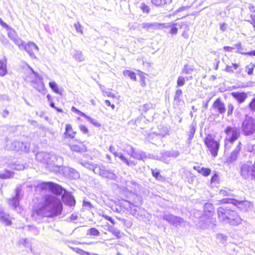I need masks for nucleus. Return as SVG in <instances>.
Segmentation results:
<instances>
[{
  "label": "nucleus",
  "mask_w": 255,
  "mask_h": 255,
  "mask_svg": "<svg viewBox=\"0 0 255 255\" xmlns=\"http://www.w3.org/2000/svg\"><path fill=\"white\" fill-rule=\"evenodd\" d=\"M63 210V204L60 198L53 195H45L36 213L46 217L52 218L60 215Z\"/></svg>",
  "instance_id": "1"
},
{
  "label": "nucleus",
  "mask_w": 255,
  "mask_h": 255,
  "mask_svg": "<svg viewBox=\"0 0 255 255\" xmlns=\"http://www.w3.org/2000/svg\"><path fill=\"white\" fill-rule=\"evenodd\" d=\"M217 211L220 222L233 226H238L242 223V219L234 210L226 207H220Z\"/></svg>",
  "instance_id": "2"
},
{
  "label": "nucleus",
  "mask_w": 255,
  "mask_h": 255,
  "mask_svg": "<svg viewBox=\"0 0 255 255\" xmlns=\"http://www.w3.org/2000/svg\"><path fill=\"white\" fill-rule=\"evenodd\" d=\"M35 158L37 160L43 161L46 158H50L49 160H46L48 167L54 171H61L63 164V158L55 154L49 155L45 152H38L36 154Z\"/></svg>",
  "instance_id": "3"
},
{
  "label": "nucleus",
  "mask_w": 255,
  "mask_h": 255,
  "mask_svg": "<svg viewBox=\"0 0 255 255\" xmlns=\"http://www.w3.org/2000/svg\"><path fill=\"white\" fill-rule=\"evenodd\" d=\"M4 146L5 149L8 150H21L28 152L30 150L29 143L20 142L12 138H6Z\"/></svg>",
  "instance_id": "4"
},
{
  "label": "nucleus",
  "mask_w": 255,
  "mask_h": 255,
  "mask_svg": "<svg viewBox=\"0 0 255 255\" xmlns=\"http://www.w3.org/2000/svg\"><path fill=\"white\" fill-rule=\"evenodd\" d=\"M193 214L196 216V218H200L198 226L202 229L211 228L216 225V221L213 218V215L205 214L203 216L200 217L201 211L197 210L195 211Z\"/></svg>",
  "instance_id": "5"
},
{
  "label": "nucleus",
  "mask_w": 255,
  "mask_h": 255,
  "mask_svg": "<svg viewBox=\"0 0 255 255\" xmlns=\"http://www.w3.org/2000/svg\"><path fill=\"white\" fill-rule=\"evenodd\" d=\"M37 187L42 190L49 189L57 196H60L66 191L61 186L52 182H46L39 183Z\"/></svg>",
  "instance_id": "6"
},
{
  "label": "nucleus",
  "mask_w": 255,
  "mask_h": 255,
  "mask_svg": "<svg viewBox=\"0 0 255 255\" xmlns=\"http://www.w3.org/2000/svg\"><path fill=\"white\" fill-rule=\"evenodd\" d=\"M241 129L245 135H251L255 131V123L253 118L246 116L242 123Z\"/></svg>",
  "instance_id": "7"
},
{
  "label": "nucleus",
  "mask_w": 255,
  "mask_h": 255,
  "mask_svg": "<svg viewBox=\"0 0 255 255\" xmlns=\"http://www.w3.org/2000/svg\"><path fill=\"white\" fill-rule=\"evenodd\" d=\"M17 46L20 50H25L31 58H36L34 50L38 51L39 48L34 42H28V43H25L22 40L21 42L19 43V45H18Z\"/></svg>",
  "instance_id": "8"
},
{
  "label": "nucleus",
  "mask_w": 255,
  "mask_h": 255,
  "mask_svg": "<svg viewBox=\"0 0 255 255\" xmlns=\"http://www.w3.org/2000/svg\"><path fill=\"white\" fill-rule=\"evenodd\" d=\"M204 141L212 155L214 157L217 156L220 146L219 143L215 140L211 135L207 136Z\"/></svg>",
  "instance_id": "9"
},
{
  "label": "nucleus",
  "mask_w": 255,
  "mask_h": 255,
  "mask_svg": "<svg viewBox=\"0 0 255 255\" xmlns=\"http://www.w3.org/2000/svg\"><path fill=\"white\" fill-rule=\"evenodd\" d=\"M225 133L226 134L227 141L230 140L236 141L240 136V129L237 127L228 126L225 129Z\"/></svg>",
  "instance_id": "10"
},
{
  "label": "nucleus",
  "mask_w": 255,
  "mask_h": 255,
  "mask_svg": "<svg viewBox=\"0 0 255 255\" xmlns=\"http://www.w3.org/2000/svg\"><path fill=\"white\" fill-rule=\"evenodd\" d=\"M96 169V173L99 174L103 177L109 178L112 180H115L117 176L114 173V171L112 170H108L102 164H99V167H97Z\"/></svg>",
  "instance_id": "11"
},
{
  "label": "nucleus",
  "mask_w": 255,
  "mask_h": 255,
  "mask_svg": "<svg viewBox=\"0 0 255 255\" xmlns=\"http://www.w3.org/2000/svg\"><path fill=\"white\" fill-rule=\"evenodd\" d=\"M163 219L175 227L180 226L184 222L183 219L181 217L174 216L168 212L164 214Z\"/></svg>",
  "instance_id": "12"
},
{
  "label": "nucleus",
  "mask_w": 255,
  "mask_h": 255,
  "mask_svg": "<svg viewBox=\"0 0 255 255\" xmlns=\"http://www.w3.org/2000/svg\"><path fill=\"white\" fill-rule=\"evenodd\" d=\"M253 164L250 162L244 164L241 167V175L245 179H252Z\"/></svg>",
  "instance_id": "13"
},
{
  "label": "nucleus",
  "mask_w": 255,
  "mask_h": 255,
  "mask_svg": "<svg viewBox=\"0 0 255 255\" xmlns=\"http://www.w3.org/2000/svg\"><path fill=\"white\" fill-rule=\"evenodd\" d=\"M222 203L224 204H232L238 208L240 209L241 210H243L244 209V207H246L247 205H249V202L247 201H239L232 198H225L223 199L220 201Z\"/></svg>",
  "instance_id": "14"
},
{
  "label": "nucleus",
  "mask_w": 255,
  "mask_h": 255,
  "mask_svg": "<svg viewBox=\"0 0 255 255\" xmlns=\"http://www.w3.org/2000/svg\"><path fill=\"white\" fill-rule=\"evenodd\" d=\"M127 152L131 157L138 160H143L146 158V155L144 152L140 150H134L130 145L127 146Z\"/></svg>",
  "instance_id": "15"
},
{
  "label": "nucleus",
  "mask_w": 255,
  "mask_h": 255,
  "mask_svg": "<svg viewBox=\"0 0 255 255\" xmlns=\"http://www.w3.org/2000/svg\"><path fill=\"white\" fill-rule=\"evenodd\" d=\"M5 29L7 32V36L17 46L19 45V43L21 42L22 39L18 37L15 30L9 26H8Z\"/></svg>",
  "instance_id": "16"
},
{
  "label": "nucleus",
  "mask_w": 255,
  "mask_h": 255,
  "mask_svg": "<svg viewBox=\"0 0 255 255\" xmlns=\"http://www.w3.org/2000/svg\"><path fill=\"white\" fill-rule=\"evenodd\" d=\"M61 171L64 176L68 178L76 179L79 177V173L75 169L64 166L61 168Z\"/></svg>",
  "instance_id": "17"
},
{
  "label": "nucleus",
  "mask_w": 255,
  "mask_h": 255,
  "mask_svg": "<svg viewBox=\"0 0 255 255\" xmlns=\"http://www.w3.org/2000/svg\"><path fill=\"white\" fill-rule=\"evenodd\" d=\"M33 87L39 92L44 94L46 92L45 88L42 79L37 76L35 80L32 81Z\"/></svg>",
  "instance_id": "18"
},
{
  "label": "nucleus",
  "mask_w": 255,
  "mask_h": 255,
  "mask_svg": "<svg viewBox=\"0 0 255 255\" xmlns=\"http://www.w3.org/2000/svg\"><path fill=\"white\" fill-rule=\"evenodd\" d=\"M62 200L63 203L69 206H74L75 205V200L70 193L67 191H64L62 196Z\"/></svg>",
  "instance_id": "19"
},
{
  "label": "nucleus",
  "mask_w": 255,
  "mask_h": 255,
  "mask_svg": "<svg viewBox=\"0 0 255 255\" xmlns=\"http://www.w3.org/2000/svg\"><path fill=\"white\" fill-rule=\"evenodd\" d=\"M212 108L220 114H224L226 112L225 104L220 98H218L215 101L212 105Z\"/></svg>",
  "instance_id": "20"
},
{
  "label": "nucleus",
  "mask_w": 255,
  "mask_h": 255,
  "mask_svg": "<svg viewBox=\"0 0 255 255\" xmlns=\"http://www.w3.org/2000/svg\"><path fill=\"white\" fill-rule=\"evenodd\" d=\"M162 24L158 22H144L141 24V27L142 28L146 29L147 31L152 32L154 30L160 29Z\"/></svg>",
  "instance_id": "21"
},
{
  "label": "nucleus",
  "mask_w": 255,
  "mask_h": 255,
  "mask_svg": "<svg viewBox=\"0 0 255 255\" xmlns=\"http://www.w3.org/2000/svg\"><path fill=\"white\" fill-rule=\"evenodd\" d=\"M20 189L17 188L15 190V196L11 199H9L8 201V204L13 209H16L19 205V201L20 199Z\"/></svg>",
  "instance_id": "22"
},
{
  "label": "nucleus",
  "mask_w": 255,
  "mask_h": 255,
  "mask_svg": "<svg viewBox=\"0 0 255 255\" xmlns=\"http://www.w3.org/2000/svg\"><path fill=\"white\" fill-rule=\"evenodd\" d=\"M0 222L6 226H10L12 224L9 215L5 213L3 209L0 207Z\"/></svg>",
  "instance_id": "23"
},
{
  "label": "nucleus",
  "mask_w": 255,
  "mask_h": 255,
  "mask_svg": "<svg viewBox=\"0 0 255 255\" xmlns=\"http://www.w3.org/2000/svg\"><path fill=\"white\" fill-rule=\"evenodd\" d=\"M241 148L242 143L241 142H239L238 145L236 146L234 150L231 152L230 156L228 158V160L230 162H233L236 161L237 159Z\"/></svg>",
  "instance_id": "24"
},
{
  "label": "nucleus",
  "mask_w": 255,
  "mask_h": 255,
  "mask_svg": "<svg viewBox=\"0 0 255 255\" xmlns=\"http://www.w3.org/2000/svg\"><path fill=\"white\" fill-rule=\"evenodd\" d=\"M231 94L240 104L244 103L248 97L247 94L245 92H235Z\"/></svg>",
  "instance_id": "25"
},
{
  "label": "nucleus",
  "mask_w": 255,
  "mask_h": 255,
  "mask_svg": "<svg viewBox=\"0 0 255 255\" xmlns=\"http://www.w3.org/2000/svg\"><path fill=\"white\" fill-rule=\"evenodd\" d=\"M139 187V185L133 180L125 181V188L127 190L133 192Z\"/></svg>",
  "instance_id": "26"
},
{
  "label": "nucleus",
  "mask_w": 255,
  "mask_h": 255,
  "mask_svg": "<svg viewBox=\"0 0 255 255\" xmlns=\"http://www.w3.org/2000/svg\"><path fill=\"white\" fill-rule=\"evenodd\" d=\"M7 73V59L4 57L0 59V76L3 77Z\"/></svg>",
  "instance_id": "27"
},
{
  "label": "nucleus",
  "mask_w": 255,
  "mask_h": 255,
  "mask_svg": "<svg viewBox=\"0 0 255 255\" xmlns=\"http://www.w3.org/2000/svg\"><path fill=\"white\" fill-rule=\"evenodd\" d=\"M7 166L11 169H14L16 170H22L24 169L25 168L24 164L20 163L18 161L8 163Z\"/></svg>",
  "instance_id": "28"
},
{
  "label": "nucleus",
  "mask_w": 255,
  "mask_h": 255,
  "mask_svg": "<svg viewBox=\"0 0 255 255\" xmlns=\"http://www.w3.org/2000/svg\"><path fill=\"white\" fill-rule=\"evenodd\" d=\"M193 168L204 176H208L211 172V170L210 168L201 167L199 166H194Z\"/></svg>",
  "instance_id": "29"
},
{
  "label": "nucleus",
  "mask_w": 255,
  "mask_h": 255,
  "mask_svg": "<svg viewBox=\"0 0 255 255\" xmlns=\"http://www.w3.org/2000/svg\"><path fill=\"white\" fill-rule=\"evenodd\" d=\"M172 0H151L153 4L158 7H162L170 4Z\"/></svg>",
  "instance_id": "30"
},
{
  "label": "nucleus",
  "mask_w": 255,
  "mask_h": 255,
  "mask_svg": "<svg viewBox=\"0 0 255 255\" xmlns=\"http://www.w3.org/2000/svg\"><path fill=\"white\" fill-rule=\"evenodd\" d=\"M66 131L65 134L66 136H68L71 138H73L75 136L76 132L73 131L71 126L69 124L66 125Z\"/></svg>",
  "instance_id": "31"
},
{
  "label": "nucleus",
  "mask_w": 255,
  "mask_h": 255,
  "mask_svg": "<svg viewBox=\"0 0 255 255\" xmlns=\"http://www.w3.org/2000/svg\"><path fill=\"white\" fill-rule=\"evenodd\" d=\"M49 85L50 87L55 93L62 95L63 90L61 88H59L55 82H50Z\"/></svg>",
  "instance_id": "32"
},
{
  "label": "nucleus",
  "mask_w": 255,
  "mask_h": 255,
  "mask_svg": "<svg viewBox=\"0 0 255 255\" xmlns=\"http://www.w3.org/2000/svg\"><path fill=\"white\" fill-rule=\"evenodd\" d=\"M73 56V58L78 62H83L85 60L84 57L81 51L75 50Z\"/></svg>",
  "instance_id": "33"
},
{
  "label": "nucleus",
  "mask_w": 255,
  "mask_h": 255,
  "mask_svg": "<svg viewBox=\"0 0 255 255\" xmlns=\"http://www.w3.org/2000/svg\"><path fill=\"white\" fill-rule=\"evenodd\" d=\"M14 175L13 172L10 171L8 170H5L3 172L0 173V178L6 179L12 178Z\"/></svg>",
  "instance_id": "34"
},
{
  "label": "nucleus",
  "mask_w": 255,
  "mask_h": 255,
  "mask_svg": "<svg viewBox=\"0 0 255 255\" xmlns=\"http://www.w3.org/2000/svg\"><path fill=\"white\" fill-rule=\"evenodd\" d=\"M204 210L205 214L213 215V206L212 204L209 203H205L204 206Z\"/></svg>",
  "instance_id": "35"
},
{
  "label": "nucleus",
  "mask_w": 255,
  "mask_h": 255,
  "mask_svg": "<svg viewBox=\"0 0 255 255\" xmlns=\"http://www.w3.org/2000/svg\"><path fill=\"white\" fill-rule=\"evenodd\" d=\"M179 154L180 153L177 150H172L170 151H166L164 153V156L166 157L176 158L179 155Z\"/></svg>",
  "instance_id": "36"
},
{
  "label": "nucleus",
  "mask_w": 255,
  "mask_h": 255,
  "mask_svg": "<svg viewBox=\"0 0 255 255\" xmlns=\"http://www.w3.org/2000/svg\"><path fill=\"white\" fill-rule=\"evenodd\" d=\"M151 171L153 176L157 180L161 181L163 179V177L160 174L158 169L157 168L154 169H151Z\"/></svg>",
  "instance_id": "37"
},
{
  "label": "nucleus",
  "mask_w": 255,
  "mask_h": 255,
  "mask_svg": "<svg viewBox=\"0 0 255 255\" xmlns=\"http://www.w3.org/2000/svg\"><path fill=\"white\" fill-rule=\"evenodd\" d=\"M120 159L123 161L124 163L128 165V166H134L136 164V163L131 160H128L127 159L123 154H121L120 155Z\"/></svg>",
  "instance_id": "38"
},
{
  "label": "nucleus",
  "mask_w": 255,
  "mask_h": 255,
  "mask_svg": "<svg viewBox=\"0 0 255 255\" xmlns=\"http://www.w3.org/2000/svg\"><path fill=\"white\" fill-rule=\"evenodd\" d=\"M70 148L72 150L75 151H86V148L84 146H81L79 145H70Z\"/></svg>",
  "instance_id": "39"
},
{
  "label": "nucleus",
  "mask_w": 255,
  "mask_h": 255,
  "mask_svg": "<svg viewBox=\"0 0 255 255\" xmlns=\"http://www.w3.org/2000/svg\"><path fill=\"white\" fill-rule=\"evenodd\" d=\"M123 74L125 77H129L133 80L135 81L136 79V75L133 72L127 70L124 71Z\"/></svg>",
  "instance_id": "40"
},
{
  "label": "nucleus",
  "mask_w": 255,
  "mask_h": 255,
  "mask_svg": "<svg viewBox=\"0 0 255 255\" xmlns=\"http://www.w3.org/2000/svg\"><path fill=\"white\" fill-rule=\"evenodd\" d=\"M196 124L193 123L190 126V129L189 131V139H191L194 136V133L196 131Z\"/></svg>",
  "instance_id": "41"
},
{
  "label": "nucleus",
  "mask_w": 255,
  "mask_h": 255,
  "mask_svg": "<svg viewBox=\"0 0 255 255\" xmlns=\"http://www.w3.org/2000/svg\"><path fill=\"white\" fill-rule=\"evenodd\" d=\"M219 193L222 196H233L232 191L227 188L221 190Z\"/></svg>",
  "instance_id": "42"
},
{
  "label": "nucleus",
  "mask_w": 255,
  "mask_h": 255,
  "mask_svg": "<svg viewBox=\"0 0 255 255\" xmlns=\"http://www.w3.org/2000/svg\"><path fill=\"white\" fill-rule=\"evenodd\" d=\"M239 67L238 64H232V66H228L227 65L226 67L225 71L229 73H233L234 72V69L236 70Z\"/></svg>",
  "instance_id": "43"
},
{
  "label": "nucleus",
  "mask_w": 255,
  "mask_h": 255,
  "mask_svg": "<svg viewBox=\"0 0 255 255\" xmlns=\"http://www.w3.org/2000/svg\"><path fill=\"white\" fill-rule=\"evenodd\" d=\"M99 231L95 228H92L88 230V235L98 236L99 235Z\"/></svg>",
  "instance_id": "44"
},
{
  "label": "nucleus",
  "mask_w": 255,
  "mask_h": 255,
  "mask_svg": "<svg viewBox=\"0 0 255 255\" xmlns=\"http://www.w3.org/2000/svg\"><path fill=\"white\" fill-rule=\"evenodd\" d=\"M193 70V68L192 67L189 66L188 65H185L182 69V73L184 74H190Z\"/></svg>",
  "instance_id": "45"
},
{
  "label": "nucleus",
  "mask_w": 255,
  "mask_h": 255,
  "mask_svg": "<svg viewBox=\"0 0 255 255\" xmlns=\"http://www.w3.org/2000/svg\"><path fill=\"white\" fill-rule=\"evenodd\" d=\"M185 83V78L183 76H179L177 81V87H182Z\"/></svg>",
  "instance_id": "46"
},
{
  "label": "nucleus",
  "mask_w": 255,
  "mask_h": 255,
  "mask_svg": "<svg viewBox=\"0 0 255 255\" xmlns=\"http://www.w3.org/2000/svg\"><path fill=\"white\" fill-rule=\"evenodd\" d=\"M86 119H87L89 122H90L93 125L96 126V127H99L100 125L97 122V120L91 118V117L87 116L86 115V116L84 117Z\"/></svg>",
  "instance_id": "47"
},
{
  "label": "nucleus",
  "mask_w": 255,
  "mask_h": 255,
  "mask_svg": "<svg viewBox=\"0 0 255 255\" xmlns=\"http://www.w3.org/2000/svg\"><path fill=\"white\" fill-rule=\"evenodd\" d=\"M235 141H234V140H231L230 141V142H227V138H225V143H224V146H225V150H229L232 145H233L234 142H235Z\"/></svg>",
  "instance_id": "48"
},
{
  "label": "nucleus",
  "mask_w": 255,
  "mask_h": 255,
  "mask_svg": "<svg viewBox=\"0 0 255 255\" xmlns=\"http://www.w3.org/2000/svg\"><path fill=\"white\" fill-rule=\"evenodd\" d=\"M110 232L116 236L117 238H120L121 237V233L119 230L113 228L111 229Z\"/></svg>",
  "instance_id": "49"
},
{
  "label": "nucleus",
  "mask_w": 255,
  "mask_h": 255,
  "mask_svg": "<svg viewBox=\"0 0 255 255\" xmlns=\"http://www.w3.org/2000/svg\"><path fill=\"white\" fill-rule=\"evenodd\" d=\"M72 249L77 253V254L80 255H87V252H85L83 250L78 248H71Z\"/></svg>",
  "instance_id": "50"
},
{
  "label": "nucleus",
  "mask_w": 255,
  "mask_h": 255,
  "mask_svg": "<svg viewBox=\"0 0 255 255\" xmlns=\"http://www.w3.org/2000/svg\"><path fill=\"white\" fill-rule=\"evenodd\" d=\"M99 164H92L90 162L88 163V165H87V168L90 169V170H92L93 171V172L96 173V168H97V167H99Z\"/></svg>",
  "instance_id": "51"
},
{
  "label": "nucleus",
  "mask_w": 255,
  "mask_h": 255,
  "mask_svg": "<svg viewBox=\"0 0 255 255\" xmlns=\"http://www.w3.org/2000/svg\"><path fill=\"white\" fill-rule=\"evenodd\" d=\"M235 49H236V52H239L242 54H245V53H244L243 52V48L241 46V44L240 43H236L235 45Z\"/></svg>",
  "instance_id": "52"
},
{
  "label": "nucleus",
  "mask_w": 255,
  "mask_h": 255,
  "mask_svg": "<svg viewBox=\"0 0 255 255\" xmlns=\"http://www.w3.org/2000/svg\"><path fill=\"white\" fill-rule=\"evenodd\" d=\"M71 111L74 112V113H76L77 114L83 117H85V116H86V114L84 113H83L82 112L79 111V110H78L77 109H76L75 107H72V108H71Z\"/></svg>",
  "instance_id": "53"
},
{
  "label": "nucleus",
  "mask_w": 255,
  "mask_h": 255,
  "mask_svg": "<svg viewBox=\"0 0 255 255\" xmlns=\"http://www.w3.org/2000/svg\"><path fill=\"white\" fill-rule=\"evenodd\" d=\"M152 108V105L150 103L145 104L142 106H140V108L144 111L145 112H146L148 111L150 108Z\"/></svg>",
  "instance_id": "54"
},
{
  "label": "nucleus",
  "mask_w": 255,
  "mask_h": 255,
  "mask_svg": "<svg viewBox=\"0 0 255 255\" xmlns=\"http://www.w3.org/2000/svg\"><path fill=\"white\" fill-rule=\"evenodd\" d=\"M176 26H178V23H176L173 24L170 29V33L172 34H176L178 32V28Z\"/></svg>",
  "instance_id": "55"
},
{
  "label": "nucleus",
  "mask_w": 255,
  "mask_h": 255,
  "mask_svg": "<svg viewBox=\"0 0 255 255\" xmlns=\"http://www.w3.org/2000/svg\"><path fill=\"white\" fill-rule=\"evenodd\" d=\"M103 92L104 93V95L105 96L106 95L108 97L112 98L116 97L114 93H113L110 90L103 91Z\"/></svg>",
  "instance_id": "56"
},
{
  "label": "nucleus",
  "mask_w": 255,
  "mask_h": 255,
  "mask_svg": "<svg viewBox=\"0 0 255 255\" xmlns=\"http://www.w3.org/2000/svg\"><path fill=\"white\" fill-rule=\"evenodd\" d=\"M182 94V90L180 89L177 90L175 96H174V100H179V98Z\"/></svg>",
  "instance_id": "57"
},
{
  "label": "nucleus",
  "mask_w": 255,
  "mask_h": 255,
  "mask_svg": "<svg viewBox=\"0 0 255 255\" xmlns=\"http://www.w3.org/2000/svg\"><path fill=\"white\" fill-rule=\"evenodd\" d=\"M234 107L232 104L229 103L228 105V115H231L232 114Z\"/></svg>",
  "instance_id": "58"
},
{
  "label": "nucleus",
  "mask_w": 255,
  "mask_h": 255,
  "mask_svg": "<svg viewBox=\"0 0 255 255\" xmlns=\"http://www.w3.org/2000/svg\"><path fill=\"white\" fill-rule=\"evenodd\" d=\"M178 26L180 28H183L185 30H189V26L186 22H181L180 23H178Z\"/></svg>",
  "instance_id": "59"
},
{
  "label": "nucleus",
  "mask_w": 255,
  "mask_h": 255,
  "mask_svg": "<svg viewBox=\"0 0 255 255\" xmlns=\"http://www.w3.org/2000/svg\"><path fill=\"white\" fill-rule=\"evenodd\" d=\"M74 27H75V29L77 32H80L81 33H82V26L80 25L79 22H77L74 24Z\"/></svg>",
  "instance_id": "60"
},
{
  "label": "nucleus",
  "mask_w": 255,
  "mask_h": 255,
  "mask_svg": "<svg viewBox=\"0 0 255 255\" xmlns=\"http://www.w3.org/2000/svg\"><path fill=\"white\" fill-rule=\"evenodd\" d=\"M249 107L252 111H255V96L250 103Z\"/></svg>",
  "instance_id": "61"
},
{
  "label": "nucleus",
  "mask_w": 255,
  "mask_h": 255,
  "mask_svg": "<svg viewBox=\"0 0 255 255\" xmlns=\"http://www.w3.org/2000/svg\"><path fill=\"white\" fill-rule=\"evenodd\" d=\"M81 131L84 134L88 133V129L84 125H81L79 127Z\"/></svg>",
  "instance_id": "62"
},
{
  "label": "nucleus",
  "mask_w": 255,
  "mask_h": 255,
  "mask_svg": "<svg viewBox=\"0 0 255 255\" xmlns=\"http://www.w3.org/2000/svg\"><path fill=\"white\" fill-rule=\"evenodd\" d=\"M162 26L161 27L163 28H171L174 24V23H161Z\"/></svg>",
  "instance_id": "63"
},
{
  "label": "nucleus",
  "mask_w": 255,
  "mask_h": 255,
  "mask_svg": "<svg viewBox=\"0 0 255 255\" xmlns=\"http://www.w3.org/2000/svg\"><path fill=\"white\" fill-rule=\"evenodd\" d=\"M246 70L249 75H251L253 74V72L254 67L250 68L249 66H247L246 67Z\"/></svg>",
  "instance_id": "64"
}]
</instances>
